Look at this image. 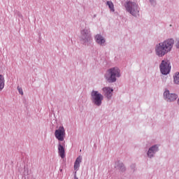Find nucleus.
<instances>
[{
	"instance_id": "2eb2a0df",
	"label": "nucleus",
	"mask_w": 179,
	"mask_h": 179,
	"mask_svg": "<svg viewBox=\"0 0 179 179\" xmlns=\"http://www.w3.org/2000/svg\"><path fill=\"white\" fill-rule=\"evenodd\" d=\"M173 82L176 85H179V73L176 72L173 76Z\"/></svg>"
},
{
	"instance_id": "f8f14e48",
	"label": "nucleus",
	"mask_w": 179,
	"mask_h": 179,
	"mask_svg": "<svg viewBox=\"0 0 179 179\" xmlns=\"http://www.w3.org/2000/svg\"><path fill=\"white\" fill-rule=\"evenodd\" d=\"M58 153L62 159L65 157V147L60 142L58 144Z\"/></svg>"
},
{
	"instance_id": "423d86ee",
	"label": "nucleus",
	"mask_w": 179,
	"mask_h": 179,
	"mask_svg": "<svg viewBox=\"0 0 179 179\" xmlns=\"http://www.w3.org/2000/svg\"><path fill=\"white\" fill-rule=\"evenodd\" d=\"M159 71L162 75H169L171 71V65L170 61L164 59L159 64Z\"/></svg>"
},
{
	"instance_id": "dca6fc26",
	"label": "nucleus",
	"mask_w": 179,
	"mask_h": 179,
	"mask_svg": "<svg viewBox=\"0 0 179 179\" xmlns=\"http://www.w3.org/2000/svg\"><path fill=\"white\" fill-rule=\"evenodd\" d=\"M107 5L110 12H115V9H114V3H113V1H107Z\"/></svg>"
},
{
	"instance_id": "6ab92c4d",
	"label": "nucleus",
	"mask_w": 179,
	"mask_h": 179,
	"mask_svg": "<svg viewBox=\"0 0 179 179\" xmlns=\"http://www.w3.org/2000/svg\"><path fill=\"white\" fill-rule=\"evenodd\" d=\"M150 3L153 6L156 5V0H149Z\"/></svg>"
},
{
	"instance_id": "aec40b11",
	"label": "nucleus",
	"mask_w": 179,
	"mask_h": 179,
	"mask_svg": "<svg viewBox=\"0 0 179 179\" xmlns=\"http://www.w3.org/2000/svg\"><path fill=\"white\" fill-rule=\"evenodd\" d=\"M176 47L179 49V38L176 41Z\"/></svg>"
},
{
	"instance_id": "412c9836",
	"label": "nucleus",
	"mask_w": 179,
	"mask_h": 179,
	"mask_svg": "<svg viewBox=\"0 0 179 179\" xmlns=\"http://www.w3.org/2000/svg\"><path fill=\"white\" fill-rule=\"evenodd\" d=\"M17 16H18V17H23V15H22V13H17Z\"/></svg>"
},
{
	"instance_id": "ddd939ff",
	"label": "nucleus",
	"mask_w": 179,
	"mask_h": 179,
	"mask_svg": "<svg viewBox=\"0 0 179 179\" xmlns=\"http://www.w3.org/2000/svg\"><path fill=\"white\" fill-rule=\"evenodd\" d=\"M80 163H82V157L79 156L76 158L74 162V170L76 173L79 170V168L80 167Z\"/></svg>"
},
{
	"instance_id": "39448f33",
	"label": "nucleus",
	"mask_w": 179,
	"mask_h": 179,
	"mask_svg": "<svg viewBox=\"0 0 179 179\" xmlns=\"http://www.w3.org/2000/svg\"><path fill=\"white\" fill-rule=\"evenodd\" d=\"M104 100V95L93 90L91 92V101L94 106L96 107H100L103 104V101Z\"/></svg>"
},
{
	"instance_id": "9d476101",
	"label": "nucleus",
	"mask_w": 179,
	"mask_h": 179,
	"mask_svg": "<svg viewBox=\"0 0 179 179\" xmlns=\"http://www.w3.org/2000/svg\"><path fill=\"white\" fill-rule=\"evenodd\" d=\"M157 152H159V145H152L149 148L147 156L150 157V159H152V157H155V155H156Z\"/></svg>"
},
{
	"instance_id": "0eeeda50",
	"label": "nucleus",
	"mask_w": 179,
	"mask_h": 179,
	"mask_svg": "<svg viewBox=\"0 0 179 179\" xmlns=\"http://www.w3.org/2000/svg\"><path fill=\"white\" fill-rule=\"evenodd\" d=\"M66 136V131L65 130V127L62 125H60L57 129L55 131V136L59 142H63L65 139V136Z\"/></svg>"
},
{
	"instance_id": "f03ea898",
	"label": "nucleus",
	"mask_w": 179,
	"mask_h": 179,
	"mask_svg": "<svg viewBox=\"0 0 179 179\" xmlns=\"http://www.w3.org/2000/svg\"><path fill=\"white\" fill-rule=\"evenodd\" d=\"M121 76V69L120 67L115 66L106 70L104 74V79L108 83H115L117 79Z\"/></svg>"
},
{
	"instance_id": "f257e3e1",
	"label": "nucleus",
	"mask_w": 179,
	"mask_h": 179,
	"mask_svg": "<svg viewBox=\"0 0 179 179\" xmlns=\"http://www.w3.org/2000/svg\"><path fill=\"white\" fill-rule=\"evenodd\" d=\"M174 47V39L168 38L162 42L157 43L155 47V55L162 58L171 52Z\"/></svg>"
},
{
	"instance_id": "20e7f679",
	"label": "nucleus",
	"mask_w": 179,
	"mask_h": 179,
	"mask_svg": "<svg viewBox=\"0 0 179 179\" xmlns=\"http://www.w3.org/2000/svg\"><path fill=\"white\" fill-rule=\"evenodd\" d=\"M126 12H128L132 16L136 17L139 15V5L135 1H126L124 4Z\"/></svg>"
},
{
	"instance_id": "4468645a",
	"label": "nucleus",
	"mask_w": 179,
	"mask_h": 179,
	"mask_svg": "<svg viewBox=\"0 0 179 179\" xmlns=\"http://www.w3.org/2000/svg\"><path fill=\"white\" fill-rule=\"evenodd\" d=\"M3 87H5V77L3 75L0 74V92L3 90Z\"/></svg>"
},
{
	"instance_id": "f3484780",
	"label": "nucleus",
	"mask_w": 179,
	"mask_h": 179,
	"mask_svg": "<svg viewBox=\"0 0 179 179\" xmlns=\"http://www.w3.org/2000/svg\"><path fill=\"white\" fill-rule=\"evenodd\" d=\"M119 170L120 171H122V173H124V171L126 170L125 165H124V164H120Z\"/></svg>"
},
{
	"instance_id": "4be33fe9",
	"label": "nucleus",
	"mask_w": 179,
	"mask_h": 179,
	"mask_svg": "<svg viewBox=\"0 0 179 179\" xmlns=\"http://www.w3.org/2000/svg\"><path fill=\"white\" fill-rule=\"evenodd\" d=\"M75 179H78V178L76 177V176H75Z\"/></svg>"
},
{
	"instance_id": "6e6552de",
	"label": "nucleus",
	"mask_w": 179,
	"mask_h": 179,
	"mask_svg": "<svg viewBox=\"0 0 179 179\" xmlns=\"http://www.w3.org/2000/svg\"><path fill=\"white\" fill-rule=\"evenodd\" d=\"M163 97L167 103H174L178 99V95L176 93H171L169 90H165Z\"/></svg>"
},
{
	"instance_id": "1a4fd4ad",
	"label": "nucleus",
	"mask_w": 179,
	"mask_h": 179,
	"mask_svg": "<svg viewBox=\"0 0 179 179\" xmlns=\"http://www.w3.org/2000/svg\"><path fill=\"white\" fill-rule=\"evenodd\" d=\"M102 92L107 100H111V99H113V93H114V90L113 88L110 87H104L102 88Z\"/></svg>"
},
{
	"instance_id": "7ed1b4c3",
	"label": "nucleus",
	"mask_w": 179,
	"mask_h": 179,
	"mask_svg": "<svg viewBox=\"0 0 179 179\" xmlns=\"http://www.w3.org/2000/svg\"><path fill=\"white\" fill-rule=\"evenodd\" d=\"M80 41L83 45H90L93 39L92 38V32L90 28L85 27L80 30Z\"/></svg>"
},
{
	"instance_id": "9b49d317",
	"label": "nucleus",
	"mask_w": 179,
	"mask_h": 179,
	"mask_svg": "<svg viewBox=\"0 0 179 179\" xmlns=\"http://www.w3.org/2000/svg\"><path fill=\"white\" fill-rule=\"evenodd\" d=\"M96 43L99 44V45L104 46L106 45V38L103 37L101 34H96L94 37Z\"/></svg>"
},
{
	"instance_id": "a211bd4d",
	"label": "nucleus",
	"mask_w": 179,
	"mask_h": 179,
	"mask_svg": "<svg viewBox=\"0 0 179 179\" xmlns=\"http://www.w3.org/2000/svg\"><path fill=\"white\" fill-rule=\"evenodd\" d=\"M17 89L20 94H21V96H23V89H22V87H17Z\"/></svg>"
}]
</instances>
